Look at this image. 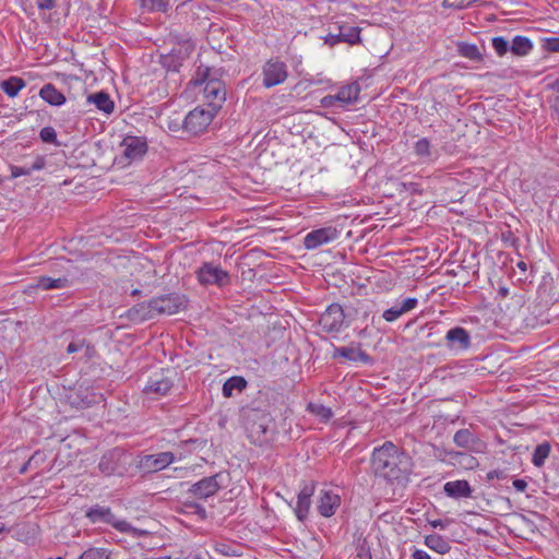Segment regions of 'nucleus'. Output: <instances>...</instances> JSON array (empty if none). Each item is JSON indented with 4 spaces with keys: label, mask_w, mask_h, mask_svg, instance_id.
<instances>
[{
    "label": "nucleus",
    "mask_w": 559,
    "mask_h": 559,
    "mask_svg": "<svg viewBox=\"0 0 559 559\" xmlns=\"http://www.w3.org/2000/svg\"><path fill=\"white\" fill-rule=\"evenodd\" d=\"M412 457L391 441L374 448L371 454V468L376 476L390 484H401L412 473Z\"/></svg>",
    "instance_id": "nucleus-1"
},
{
    "label": "nucleus",
    "mask_w": 559,
    "mask_h": 559,
    "mask_svg": "<svg viewBox=\"0 0 559 559\" xmlns=\"http://www.w3.org/2000/svg\"><path fill=\"white\" fill-rule=\"evenodd\" d=\"M133 463L132 453L127 450L116 447L106 451L99 462L98 471L102 475L109 476H123L128 473L129 467Z\"/></svg>",
    "instance_id": "nucleus-2"
},
{
    "label": "nucleus",
    "mask_w": 559,
    "mask_h": 559,
    "mask_svg": "<svg viewBox=\"0 0 559 559\" xmlns=\"http://www.w3.org/2000/svg\"><path fill=\"white\" fill-rule=\"evenodd\" d=\"M246 429L254 443L262 444L270 438L271 415L257 408L245 411Z\"/></svg>",
    "instance_id": "nucleus-3"
},
{
    "label": "nucleus",
    "mask_w": 559,
    "mask_h": 559,
    "mask_svg": "<svg viewBox=\"0 0 559 559\" xmlns=\"http://www.w3.org/2000/svg\"><path fill=\"white\" fill-rule=\"evenodd\" d=\"M121 155L117 157L118 164L128 166L141 160L147 153V141L144 136L126 135L120 143Z\"/></svg>",
    "instance_id": "nucleus-4"
},
{
    "label": "nucleus",
    "mask_w": 559,
    "mask_h": 559,
    "mask_svg": "<svg viewBox=\"0 0 559 559\" xmlns=\"http://www.w3.org/2000/svg\"><path fill=\"white\" fill-rule=\"evenodd\" d=\"M86 519L93 524L95 523H105L111 525L116 530L121 533H138L130 523L124 520H119L111 511L109 507H104L99 504H95L86 510L85 512Z\"/></svg>",
    "instance_id": "nucleus-5"
},
{
    "label": "nucleus",
    "mask_w": 559,
    "mask_h": 559,
    "mask_svg": "<svg viewBox=\"0 0 559 559\" xmlns=\"http://www.w3.org/2000/svg\"><path fill=\"white\" fill-rule=\"evenodd\" d=\"M194 50V45L187 40L178 43L166 55L160 56V64L168 72H179L183 62L189 60Z\"/></svg>",
    "instance_id": "nucleus-6"
},
{
    "label": "nucleus",
    "mask_w": 559,
    "mask_h": 559,
    "mask_svg": "<svg viewBox=\"0 0 559 559\" xmlns=\"http://www.w3.org/2000/svg\"><path fill=\"white\" fill-rule=\"evenodd\" d=\"M195 274L199 283L203 286L216 285L224 287L230 283L228 272L212 262H204Z\"/></svg>",
    "instance_id": "nucleus-7"
},
{
    "label": "nucleus",
    "mask_w": 559,
    "mask_h": 559,
    "mask_svg": "<svg viewBox=\"0 0 559 559\" xmlns=\"http://www.w3.org/2000/svg\"><path fill=\"white\" fill-rule=\"evenodd\" d=\"M185 295L170 293L151 299L152 309L155 314H175L187 306Z\"/></svg>",
    "instance_id": "nucleus-8"
},
{
    "label": "nucleus",
    "mask_w": 559,
    "mask_h": 559,
    "mask_svg": "<svg viewBox=\"0 0 559 559\" xmlns=\"http://www.w3.org/2000/svg\"><path fill=\"white\" fill-rule=\"evenodd\" d=\"M174 461L175 454L170 451L145 454L139 456L136 467L144 473H156L169 466Z\"/></svg>",
    "instance_id": "nucleus-9"
},
{
    "label": "nucleus",
    "mask_w": 559,
    "mask_h": 559,
    "mask_svg": "<svg viewBox=\"0 0 559 559\" xmlns=\"http://www.w3.org/2000/svg\"><path fill=\"white\" fill-rule=\"evenodd\" d=\"M213 114L205 110L195 108L191 110L183 120V130L189 135H199L211 124Z\"/></svg>",
    "instance_id": "nucleus-10"
},
{
    "label": "nucleus",
    "mask_w": 559,
    "mask_h": 559,
    "mask_svg": "<svg viewBox=\"0 0 559 559\" xmlns=\"http://www.w3.org/2000/svg\"><path fill=\"white\" fill-rule=\"evenodd\" d=\"M174 386V380L169 371H159L150 377L143 393L148 396H164L169 393Z\"/></svg>",
    "instance_id": "nucleus-11"
},
{
    "label": "nucleus",
    "mask_w": 559,
    "mask_h": 559,
    "mask_svg": "<svg viewBox=\"0 0 559 559\" xmlns=\"http://www.w3.org/2000/svg\"><path fill=\"white\" fill-rule=\"evenodd\" d=\"M345 320V313L341 305L332 304L320 316L319 324L328 333L340 332Z\"/></svg>",
    "instance_id": "nucleus-12"
},
{
    "label": "nucleus",
    "mask_w": 559,
    "mask_h": 559,
    "mask_svg": "<svg viewBox=\"0 0 559 559\" xmlns=\"http://www.w3.org/2000/svg\"><path fill=\"white\" fill-rule=\"evenodd\" d=\"M337 237L338 230L333 226L313 229L305 236L304 247L307 250H314L323 245L334 241Z\"/></svg>",
    "instance_id": "nucleus-13"
},
{
    "label": "nucleus",
    "mask_w": 559,
    "mask_h": 559,
    "mask_svg": "<svg viewBox=\"0 0 559 559\" xmlns=\"http://www.w3.org/2000/svg\"><path fill=\"white\" fill-rule=\"evenodd\" d=\"M287 75L286 64L271 59L263 67V85L267 88L278 85L287 79Z\"/></svg>",
    "instance_id": "nucleus-14"
},
{
    "label": "nucleus",
    "mask_w": 559,
    "mask_h": 559,
    "mask_svg": "<svg viewBox=\"0 0 559 559\" xmlns=\"http://www.w3.org/2000/svg\"><path fill=\"white\" fill-rule=\"evenodd\" d=\"M219 476V474H215L202 478L201 480L192 484L188 492L199 499H206L211 496H214L221 488V485L217 480Z\"/></svg>",
    "instance_id": "nucleus-15"
},
{
    "label": "nucleus",
    "mask_w": 559,
    "mask_h": 559,
    "mask_svg": "<svg viewBox=\"0 0 559 559\" xmlns=\"http://www.w3.org/2000/svg\"><path fill=\"white\" fill-rule=\"evenodd\" d=\"M518 302H498L497 307L491 310V321L498 328H509L512 319L516 314Z\"/></svg>",
    "instance_id": "nucleus-16"
},
{
    "label": "nucleus",
    "mask_w": 559,
    "mask_h": 559,
    "mask_svg": "<svg viewBox=\"0 0 559 559\" xmlns=\"http://www.w3.org/2000/svg\"><path fill=\"white\" fill-rule=\"evenodd\" d=\"M314 493V485H305L298 493L295 514L300 522H305L311 506V497Z\"/></svg>",
    "instance_id": "nucleus-17"
},
{
    "label": "nucleus",
    "mask_w": 559,
    "mask_h": 559,
    "mask_svg": "<svg viewBox=\"0 0 559 559\" xmlns=\"http://www.w3.org/2000/svg\"><path fill=\"white\" fill-rule=\"evenodd\" d=\"M445 341L448 347L452 349L465 350L471 346L469 334L461 326L450 329L445 334Z\"/></svg>",
    "instance_id": "nucleus-18"
},
{
    "label": "nucleus",
    "mask_w": 559,
    "mask_h": 559,
    "mask_svg": "<svg viewBox=\"0 0 559 559\" xmlns=\"http://www.w3.org/2000/svg\"><path fill=\"white\" fill-rule=\"evenodd\" d=\"M341 504V497L332 491H323L318 503V511L324 518L332 516Z\"/></svg>",
    "instance_id": "nucleus-19"
},
{
    "label": "nucleus",
    "mask_w": 559,
    "mask_h": 559,
    "mask_svg": "<svg viewBox=\"0 0 559 559\" xmlns=\"http://www.w3.org/2000/svg\"><path fill=\"white\" fill-rule=\"evenodd\" d=\"M332 357L344 358L349 361H361L365 364H369L372 360L365 350L350 346L335 347Z\"/></svg>",
    "instance_id": "nucleus-20"
},
{
    "label": "nucleus",
    "mask_w": 559,
    "mask_h": 559,
    "mask_svg": "<svg viewBox=\"0 0 559 559\" xmlns=\"http://www.w3.org/2000/svg\"><path fill=\"white\" fill-rule=\"evenodd\" d=\"M417 305H418L417 298L408 297L405 300H403V302L401 305H394L393 307L386 309L383 312L382 318L386 322H393L396 319H399L401 316H403L404 313L415 309L417 307Z\"/></svg>",
    "instance_id": "nucleus-21"
},
{
    "label": "nucleus",
    "mask_w": 559,
    "mask_h": 559,
    "mask_svg": "<svg viewBox=\"0 0 559 559\" xmlns=\"http://www.w3.org/2000/svg\"><path fill=\"white\" fill-rule=\"evenodd\" d=\"M223 74L224 70L222 68H211L201 64L198 67L192 82L197 86L212 81H222Z\"/></svg>",
    "instance_id": "nucleus-22"
},
{
    "label": "nucleus",
    "mask_w": 559,
    "mask_h": 559,
    "mask_svg": "<svg viewBox=\"0 0 559 559\" xmlns=\"http://www.w3.org/2000/svg\"><path fill=\"white\" fill-rule=\"evenodd\" d=\"M39 97L51 106H62L67 98L52 83H46L39 90Z\"/></svg>",
    "instance_id": "nucleus-23"
},
{
    "label": "nucleus",
    "mask_w": 559,
    "mask_h": 559,
    "mask_svg": "<svg viewBox=\"0 0 559 559\" xmlns=\"http://www.w3.org/2000/svg\"><path fill=\"white\" fill-rule=\"evenodd\" d=\"M204 97L212 103H223L226 97L225 85L222 81H212L204 84Z\"/></svg>",
    "instance_id": "nucleus-24"
},
{
    "label": "nucleus",
    "mask_w": 559,
    "mask_h": 559,
    "mask_svg": "<svg viewBox=\"0 0 559 559\" xmlns=\"http://www.w3.org/2000/svg\"><path fill=\"white\" fill-rule=\"evenodd\" d=\"M155 316L151 300L147 302L136 304L127 311V317L132 321H145L154 318Z\"/></svg>",
    "instance_id": "nucleus-25"
},
{
    "label": "nucleus",
    "mask_w": 559,
    "mask_h": 559,
    "mask_svg": "<svg viewBox=\"0 0 559 559\" xmlns=\"http://www.w3.org/2000/svg\"><path fill=\"white\" fill-rule=\"evenodd\" d=\"M359 93L360 86L358 83L354 82L341 87L335 95L341 106L344 107L357 102Z\"/></svg>",
    "instance_id": "nucleus-26"
},
{
    "label": "nucleus",
    "mask_w": 559,
    "mask_h": 559,
    "mask_svg": "<svg viewBox=\"0 0 559 559\" xmlns=\"http://www.w3.org/2000/svg\"><path fill=\"white\" fill-rule=\"evenodd\" d=\"M334 31L341 35V40L348 45H356L360 41V28L348 24L334 23Z\"/></svg>",
    "instance_id": "nucleus-27"
},
{
    "label": "nucleus",
    "mask_w": 559,
    "mask_h": 559,
    "mask_svg": "<svg viewBox=\"0 0 559 559\" xmlns=\"http://www.w3.org/2000/svg\"><path fill=\"white\" fill-rule=\"evenodd\" d=\"M87 103L94 104L96 108L107 115H110L115 109V104L108 93L100 91L87 96Z\"/></svg>",
    "instance_id": "nucleus-28"
},
{
    "label": "nucleus",
    "mask_w": 559,
    "mask_h": 559,
    "mask_svg": "<svg viewBox=\"0 0 559 559\" xmlns=\"http://www.w3.org/2000/svg\"><path fill=\"white\" fill-rule=\"evenodd\" d=\"M443 490L448 497L464 498L471 495V487L466 480L448 481L443 486Z\"/></svg>",
    "instance_id": "nucleus-29"
},
{
    "label": "nucleus",
    "mask_w": 559,
    "mask_h": 559,
    "mask_svg": "<svg viewBox=\"0 0 559 559\" xmlns=\"http://www.w3.org/2000/svg\"><path fill=\"white\" fill-rule=\"evenodd\" d=\"M26 86V82L19 76H10L0 82V90L13 98Z\"/></svg>",
    "instance_id": "nucleus-30"
},
{
    "label": "nucleus",
    "mask_w": 559,
    "mask_h": 559,
    "mask_svg": "<svg viewBox=\"0 0 559 559\" xmlns=\"http://www.w3.org/2000/svg\"><path fill=\"white\" fill-rule=\"evenodd\" d=\"M533 44L530 38L525 36H514L510 43V51L514 56L523 57L531 52Z\"/></svg>",
    "instance_id": "nucleus-31"
},
{
    "label": "nucleus",
    "mask_w": 559,
    "mask_h": 559,
    "mask_svg": "<svg viewBox=\"0 0 559 559\" xmlns=\"http://www.w3.org/2000/svg\"><path fill=\"white\" fill-rule=\"evenodd\" d=\"M425 545L438 554L444 555L450 551V543L442 536L437 534L427 535Z\"/></svg>",
    "instance_id": "nucleus-32"
},
{
    "label": "nucleus",
    "mask_w": 559,
    "mask_h": 559,
    "mask_svg": "<svg viewBox=\"0 0 559 559\" xmlns=\"http://www.w3.org/2000/svg\"><path fill=\"white\" fill-rule=\"evenodd\" d=\"M247 386V381L242 377H231L223 384V395L225 397L233 396L235 390L241 392Z\"/></svg>",
    "instance_id": "nucleus-33"
},
{
    "label": "nucleus",
    "mask_w": 559,
    "mask_h": 559,
    "mask_svg": "<svg viewBox=\"0 0 559 559\" xmlns=\"http://www.w3.org/2000/svg\"><path fill=\"white\" fill-rule=\"evenodd\" d=\"M551 451V447L548 442L538 444L532 454V463L536 467H542L548 459Z\"/></svg>",
    "instance_id": "nucleus-34"
},
{
    "label": "nucleus",
    "mask_w": 559,
    "mask_h": 559,
    "mask_svg": "<svg viewBox=\"0 0 559 559\" xmlns=\"http://www.w3.org/2000/svg\"><path fill=\"white\" fill-rule=\"evenodd\" d=\"M307 411L312 415L318 416L323 423L329 421L333 416V412L330 407L319 403L310 402L307 405Z\"/></svg>",
    "instance_id": "nucleus-35"
},
{
    "label": "nucleus",
    "mask_w": 559,
    "mask_h": 559,
    "mask_svg": "<svg viewBox=\"0 0 559 559\" xmlns=\"http://www.w3.org/2000/svg\"><path fill=\"white\" fill-rule=\"evenodd\" d=\"M454 442L461 448H468L474 441V435L468 429H460L455 432Z\"/></svg>",
    "instance_id": "nucleus-36"
},
{
    "label": "nucleus",
    "mask_w": 559,
    "mask_h": 559,
    "mask_svg": "<svg viewBox=\"0 0 559 559\" xmlns=\"http://www.w3.org/2000/svg\"><path fill=\"white\" fill-rule=\"evenodd\" d=\"M414 152L420 158L430 157L431 152L429 140L426 138L419 139L414 145Z\"/></svg>",
    "instance_id": "nucleus-37"
},
{
    "label": "nucleus",
    "mask_w": 559,
    "mask_h": 559,
    "mask_svg": "<svg viewBox=\"0 0 559 559\" xmlns=\"http://www.w3.org/2000/svg\"><path fill=\"white\" fill-rule=\"evenodd\" d=\"M491 46L500 57H503L508 51H510V43L502 36L491 38Z\"/></svg>",
    "instance_id": "nucleus-38"
},
{
    "label": "nucleus",
    "mask_w": 559,
    "mask_h": 559,
    "mask_svg": "<svg viewBox=\"0 0 559 559\" xmlns=\"http://www.w3.org/2000/svg\"><path fill=\"white\" fill-rule=\"evenodd\" d=\"M459 52L461 53V56L472 60L479 59V51L476 45L460 43Z\"/></svg>",
    "instance_id": "nucleus-39"
},
{
    "label": "nucleus",
    "mask_w": 559,
    "mask_h": 559,
    "mask_svg": "<svg viewBox=\"0 0 559 559\" xmlns=\"http://www.w3.org/2000/svg\"><path fill=\"white\" fill-rule=\"evenodd\" d=\"M78 559H109V555L104 548H88Z\"/></svg>",
    "instance_id": "nucleus-40"
},
{
    "label": "nucleus",
    "mask_w": 559,
    "mask_h": 559,
    "mask_svg": "<svg viewBox=\"0 0 559 559\" xmlns=\"http://www.w3.org/2000/svg\"><path fill=\"white\" fill-rule=\"evenodd\" d=\"M39 139L44 143L55 144L57 146L60 145V143L57 140V132L52 127H45L39 131Z\"/></svg>",
    "instance_id": "nucleus-41"
},
{
    "label": "nucleus",
    "mask_w": 559,
    "mask_h": 559,
    "mask_svg": "<svg viewBox=\"0 0 559 559\" xmlns=\"http://www.w3.org/2000/svg\"><path fill=\"white\" fill-rule=\"evenodd\" d=\"M28 288H40L43 290L52 289L51 288V277L40 276L36 280V284L29 285Z\"/></svg>",
    "instance_id": "nucleus-42"
},
{
    "label": "nucleus",
    "mask_w": 559,
    "mask_h": 559,
    "mask_svg": "<svg viewBox=\"0 0 559 559\" xmlns=\"http://www.w3.org/2000/svg\"><path fill=\"white\" fill-rule=\"evenodd\" d=\"M324 43L331 47L335 46L338 43H343L341 40V35L337 33V31H334V26L331 27V31L324 37Z\"/></svg>",
    "instance_id": "nucleus-43"
},
{
    "label": "nucleus",
    "mask_w": 559,
    "mask_h": 559,
    "mask_svg": "<svg viewBox=\"0 0 559 559\" xmlns=\"http://www.w3.org/2000/svg\"><path fill=\"white\" fill-rule=\"evenodd\" d=\"M85 346V338L73 340L67 347V353H76Z\"/></svg>",
    "instance_id": "nucleus-44"
},
{
    "label": "nucleus",
    "mask_w": 559,
    "mask_h": 559,
    "mask_svg": "<svg viewBox=\"0 0 559 559\" xmlns=\"http://www.w3.org/2000/svg\"><path fill=\"white\" fill-rule=\"evenodd\" d=\"M69 286H70V281L67 277L51 278V288L52 289H62V288H68Z\"/></svg>",
    "instance_id": "nucleus-45"
},
{
    "label": "nucleus",
    "mask_w": 559,
    "mask_h": 559,
    "mask_svg": "<svg viewBox=\"0 0 559 559\" xmlns=\"http://www.w3.org/2000/svg\"><path fill=\"white\" fill-rule=\"evenodd\" d=\"M186 507L191 509L193 514L199 515L201 519H206V510L199 503H186Z\"/></svg>",
    "instance_id": "nucleus-46"
},
{
    "label": "nucleus",
    "mask_w": 559,
    "mask_h": 559,
    "mask_svg": "<svg viewBox=\"0 0 559 559\" xmlns=\"http://www.w3.org/2000/svg\"><path fill=\"white\" fill-rule=\"evenodd\" d=\"M31 171L28 167L11 166V176L17 178L21 176H29Z\"/></svg>",
    "instance_id": "nucleus-47"
},
{
    "label": "nucleus",
    "mask_w": 559,
    "mask_h": 559,
    "mask_svg": "<svg viewBox=\"0 0 559 559\" xmlns=\"http://www.w3.org/2000/svg\"><path fill=\"white\" fill-rule=\"evenodd\" d=\"M338 103L336 95H326L321 99V105L324 108H330L336 106Z\"/></svg>",
    "instance_id": "nucleus-48"
},
{
    "label": "nucleus",
    "mask_w": 559,
    "mask_h": 559,
    "mask_svg": "<svg viewBox=\"0 0 559 559\" xmlns=\"http://www.w3.org/2000/svg\"><path fill=\"white\" fill-rule=\"evenodd\" d=\"M46 166V159L44 156H37L34 163L28 167L31 174L35 170H40Z\"/></svg>",
    "instance_id": "nucleus-49"
},
{
    "label": "nucleus",
    "mask_w": 559,
    "mask_h": 559,
    "mask_svg": "<svg viewBox=\"0 0 559 559\" xmlns=\"http://www.w3.org/2000/svg\"><path fill=\"white\" fill-rule=\"evenodd\" d=\"M39 10H52L56 8V0H36Z\"/></svg>",
    "instance_id": "nucleus-50"
},
{
    "label": "nucleus",
    "mask_w": 559,
    "mask_h": 559,
    "mask_svg": "<svg viewBox=\"0 0 559 559\" xmlns=\"http://www.w3.org/2000/svg\"><path fill=\"white\" fill-rule=\"evenodd\" d=\"M528 486V483L525 479H513L512 487L516 492H524Z\"/></svg>",
    "instance_id": "nucleus-51"
},
{
    "label": "nucleus",
    "mask_w": 559,
    "mask_h": 559,
    "mask_svg": "<svg viewBox=\"0 0 559 559\" xmlns=\"http://www.w3.org/2000/svg\"><path fill=\"white\" fill-rule=\"evenodd\" d=\"M83 348H85L84 355H85L86 359H92L97 354L95 346L92 345L91 343H87L86 341H85V346Z\"/></svg>",
    "instance_id": "nucleus-52"
},
{
    "label": "nucleus",
    "mask_w": 559,
    "mask_h": 559,
    "mask_svg": "<svg viewBox=\"0 0 559 559\" xmlns=\"http://www.w3.org/2000/svg\"><path fill=\"white\" fill-rule=\"evenodd\" d=\"M459 455H461L462 459H463L461 461V463H464L466 467H468V468H473L474 467L475 459L472 455H469L467 453H459Z\"/></svg>",
    "instance_id": "nucleus-53"
},
{
    "label": "nucleus",
    "mask_w": 559,
    "mask_h": 559,
    "mask_svg": "<svg viewBox=\"0 0 559 559\" xmlns=\"http://www.w3.org/2000/svg\"><path fill=\"white\" fill-rule=\"evenodd\" d=\"M552 118L559 121V95L555 97L551 104Z\"/></svg>",
    "instance_id": "nucleus-54"
},
{
    "label": "nucleus",
    "mask_w": 559,
    "mask_h": 559,
    "mask_svg": "<svg viewBox=\"0 0 559 559\" xmlns=\"http://www.w3.org/2000/svg\"><path fill=\"white\" fill-rule=\"evenodd\" d=\"M403 186H404L405 190L409 191L411 193H420L421 192L418 183H416V182L403 183Z\"/></svg>",
    "instance_id": "nucleus-55"
},
{
    "label": "nucleus",
    "mask_w": 559,
    "mask_h": 559,
    "mask_svg": "<svg viewBox=\"0 0 559 559\" xmlns=\"http://www.w3.org/2000/svg\"><path fill=\"white\" fill-rule=\"evenodd\" d=\"M547 45L549 50L559 52V37L550 38Z\"/></svg>",
    "instance_id": "nucleus-56"
},
{
    "label": "nucleus",
    "mask_w": 559,
    "mask_h": 559,
    "mask_svg": "<svg viewBox=\"0 0 559 559\" xmlns=\"http://www.w3.org/2000/svg\"><path fill=\"white\" fill-rule=\"evenodd\" d=\"M413 559H430V556L424 550L416 549L413 552Z\"/></svg>",
    "instance_id": "nucleus-57"
},
{
    "label": "nucleus",
    "mask_w": 559,
    "mask_h": 559,
    "mask_svg": "<svg viewBox=\"0 0 559 559\" xmlns=\"http://www.w3.org/2000/svg\"><path fill=\"white\" fill-rule=\"evenodd\" d=\"M357 557H358L359 559H372V558H371V555H370V552H369V550H366V551H365L364 549H361V550L358 552Z\"/></svg>",
    "instance_id": "nucleus-58"
},
{
    "label": "nucleus",
    "mask_w": 559,
    "mask_h": 559,
    "mask_svg": "<svg viewBox=\"0 0 559 559\" xmlns=\"http://www.w3.org/2000/svg\"><path fill=\"white\" fill-rule=\"evenodd\" d=\"M431 525H432L433 527H440V528H442V530H444V528L447 527V523H445V522H443L442 520L433 521V522H431Z\"/></svg>",
    "instance_id": "nucleus-59"
},
{
    "label": "nucleus",
    "mask_w": 559,
    "mask_h": 559,
    "mask_svg": "<svg viewBox=\"0 0 559 559\" xmlns=\"http://www.w3.org/2000/svg\"><path fill=\"white\" fill-rule=\"evenodd\" d=\"M509 294V289L507 287H500L498 295L502 298H506Z\"/></svg>",
    "instance_id": "nucleus-60"
},
{
    "label": "nucleus",
    "mask_w": 559,
    "mask_h": 559,
    "mask_svg": "<svg viewBox=\"0 0 559 559\" xmlns=\"http://www.w3.org/2000/svg\"><path fill=\"white\" fill-rule=\"evenodd\" d=\"M516 266L523 272L525 273L527 271V264L524 262V261H519L516 263Z\"/></svg>",
    "instance_id": "nucleus-61"
},
{
    "label": "nucleus",
    "mask_w": 559,
    "mask_h": 559,
    "mask_svg": "<svg viewBox=\"0 0 559 559\" xmlns=\"http://www.w3.org/2000/svg\"><path fill=\"white\" fill-rule=\"evenodd\" d=\"M36 454H37V453H35V454H34V455L28 460V462H27V463L22 467L21 473H24V472L26 471L27 466L32 463V461L34 460V457H35V455H36Z\"/></svg>",
    "instance_id": "nucleus-62"
},
{
    "label": "nucleus",
    "mask_w": 559,
    "mask_h": 559,
    "mask_svg": "<svg viewBox=\"0 0 559 559\" xmlns=\"http://www.w3.org/2000/svg\"><path fill=\"white\" fill-rule=\"evenodd\" d=\"M552 87H554L556 91H559V76L554 81V83H552Z\"/></svg>",
    "instance_id": "nucleus-63"
},
{
    "label": "nucleus",
    "mask_w": 559,
    "mask_h": 559,
    "mask_svg": "<svg viewBox=\"0 0 559 559\" xmlns=\"http://www.w3.org/2000/svg\"><path fill=\"white\" fill-rule=\"evenodd\" d=\"M141 295V290L140 289H133L131 292V296H140Z\"/></svg>",
    "instance_id": "nucleus-64"
}]
</instances>
